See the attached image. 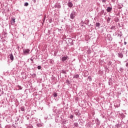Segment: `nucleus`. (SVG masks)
I'll return each instance as SVG.
<instances>
[{"label": "nucleus", "mask_w": 128, "mask_h": 128, "mask_svg": "<svg viewBox=\"0 0 128 128\" xmlns=\"http://www.w3.org/2000/svg\"><path fill=\"white\" fill-rule=\"evenodd\" d=\"M76 16H78V14L76 13V12L73 11L70 14V18H71V20H74V18Z\"/></svg>", "instance_id": "nucleus-1"}, {"label": "nucleus", "mask_w": 128, "mask_h": 128, "mask_svg": "<svg viewBox=\"0 0 128 128\" xmlns=\"http://www.w3.org/2000/svg\"><path fill=\"white\" fill-rule=\"evenodd\" d=\"M30 49H24L23 50V53L26 56L30 54Z\"/></svg>", "instance_id": "nucleus-2"}, {"label": "nucleus", "mask_w": 128, "mask_h": 128, "mask_svg": "<svg viewBox=\"0 0 128 128\" xmlns=\"http://www.w3.org/2000/svg\"><path fill=\"white\" fill-rule=\"evenodd\" d=\"M68 40L69 46H74V41L72 40V39L68 38Z\"/></svg>", "instance_id": "nucleus-3"}, {"label": "nucleus", "mask_w": 128, "mask_h": 128, "mask_svg": "<svg viewBox=\"0 0 128 128\" xmlns=\"http://www.w3.org/2000/svg\"><path fill=\"white\" fill-rule=\"evenodd\" d=\"M68 56H64L62 58L61 60L63 62H66V60H68Z\"/></svg>", "instance_id": "nucleus-4"}, {"label": "nucleus", "mask_w": 128, "mask_h": 128, "mask_svg": "<svg viewBox=\"0 0 128 128\" xmlns=\"http://www.w3.org/2000/svg\"><path fill=\"white\" fill-rule=\"evenodd\" d=\"M75 114L76 116H80V110H78L76 109L75 110Z\"/></svg>", "instance_id": "nucleus-5"}, {"label": "nucleus", "mask_w": 128, "mask_h": 128, "mask_svg": "<svg viewBox=\"0 0 128 128\" xmlns=\"http://www.w3.org/2000/svg\"><path fill=\"white\" fill-rule=\"evenodd\" d=\"M107 39L108 40H110V41L112 40V36L110 35V34H108Z\"/></svg>", "instance_id": "nucleus-6"}, {"label": "nucleus", "mask_w": 128, "mask_h": 128, "mask_svg": "<svg viewBox=\"0 0 128 128\" xmlns=\"http://www.w3.org/2000/svg\"><path fill=\"white\" fill-rule=\"evenodd\" d=\"M9 58L12 62V60H14V55L12 54H10L9 55Z\"/></svg>", "instance_id": "nucleus-7"}, {"label": "nucleus", "mask_w": 128, "mask_h": 128, "mask_svg": "<svg viewBox=\"0 0 128 128\" xmlns=\"http://www.w3.org/2000/svg\"><path fill=\"white\" fill-rule=\"evenodd\" d=\"M112 10V7H108L106 8V10L108 12H110Z\"/></svg>", "instance_id": "nucleus-8"}, {"label": "nucleus", "mask_w": 128, "mask_h": 128, "mask_svg": "<svg viewBox=\"0 0 128 128\" xmlns=\"http://www.w3.org/2000/svg\"><path fill=\"white\" fill-rule=\"evenodd\" d=\"M68 4L69 8H72V6H74V4L72 2H68Z\"/></svg>", "instance_id": "nucleus-9"}, {"label": "nucleus", "mask_w": 128, "mask_h": 128, "mask_svg": "<svg viewBox=\"0 0 128 128\" xmlns=\"http://www.w3.org/2000/svg\"><path fill=\"white\" fill-rule=\"evenodd\" d=\"M118 58H124V54L122 53H118Z\"/></svg>", "instance_id": "nucleus-10"}, {"label": "nucleus", "mask_w": 128, "mask_h": 128, "mask_svg": "<svg viewBox=\"0 0 128 128\" xmlns=\"http://www.w3.org/2000/svg\"><path fill=\"white\" fill-rule=\"evenodd\" d=\"M60 74H66V71L64 70H60Z\"/></svg>", "instance_id": "nucleus-11"}, {"label": "nucleus", "mask_w": 128, "mask_h": 128, "mask_svg": "<svg viewBox=\"0 0 128 128\" xmlns=\"http://www.w3.org/2000/svg\"><path fill=\"white\" fill-rule=\"evenodd\" d=\"M60 4H56L54 5V8H60Z\"/></svg>", "instance_id": "nucleus-12"}, {"label": "nucleus", "mask_w": 128, "mask_h": 128, "mask_svg": "<svg viewBox=\"0 0 128 128\" xmlns=\"http://www.w3.org/2000/svg\"><path fill=\"white\" fill-rule=\"evenodd\" d=\"M80 78V75L78 74L76 75H74V78Z\"/></svg>", "instance_id": "nucleus-13"}, {"label": "nucleus", "mask_w": 128, "mask_h": 128, "mask_svg": "<svg viewBox=\"0 0 128 128\" xmlns=\"http://www.w3.org/2000/svg\"><path fill=\"white\" fill-rule=\"evenodd\" d=\"M108 84H109V86H112V79L109 80Z\"/></svg>", "instance_id": "nucleus-14"}, {"label": "nucleus", "mask_w": 128, "mask_h": 128, "mask_svg": "<svg viewBox=\"0 0 128 128\" xmlns=\"http://www.w3.org/2000/svg\"><path fill=\"white\" fill-rule=\"evenodd\" d=\"M32 77L33 78H36V74H32Z\"/></svg>", "instance_id": "nucleus-15"}, {"label": "nucleus", "mask_w": 128, "mask_h": 128, "mask_svg": "<svg viewBox=\"0 0 128 128\" xmlns=\"http://www.w3.org/2000/svg\"><path fill=\"white\" fill-rule=\"evenodd\" d=\"M16 88H18V90H22V86H19V85L16 86Z\"/></svg>", "instance_id": "nucleus-16"}, {"label": "nucleus", "mask_w": 128, "mask_h": 128, "mask_svg": "<svg viewBox=\"0 0 128 128\" xmlns=\"http://www.w3.org/2000/svg\"><path fill=\"white\" fill-rule=\"evenodd\" d=\"M53 96H54V98H56V96H58V93L54 92L53 94Z\"/></svg>", "instance_id": "nucleus-17"}, {"label": "nucleus", "mask_w": 128, "mask_h": 128, "mask_svg": "<svg viewBox=\"0 0 128 128\" xmlns=\"http://www.w3.org/2000/svg\"><path fill=\"white\" fill-rule=\"evenodd\" d=\"M96 26L97 27L100 26V22H96Z\"/></svg>", "instance_id": "nucleus-18"}, {"label": "nucleus", "mask_w": 128, "mask_h": 128, "mask_svg": "<svg viewBox=\"0 0 128 128\" xmlns=\"http://www.w3.org/2000/svg\"><path fill=\"white\" fill-rule=\"evenodd\" d=\"M49 62H50V64H53V62H54V60H50Z\"/></svg>", "instance_id": "nucleus-19"}, {"label": "nucleus", "mask_w": 128, "mask_h": 128, "mask_svg": "<svg viewBox=\"0 0 128 128\" xmlns=\"http://www.w3.org/2000/svg\"><path fill=\"white\" fill-rule=\"evenodd\" d=\"M4 94V91L2 90L0 88V96H2Z\"/></svg>", "instance_id": "nucleus-20"}, {"label": "nucleus", "mask_w": 128, "mask_h": 128, "mask_svg": "<svg viewBox=\"0 0 128 128\" xmlns=\"http://www.w3.org/2000/svg\"><path fill=\"white\" fill-rule=\"evenodd\" d=\"M74 126H76V128H78V124L77 122L74 123Z\"/></svg>", "instance_id": "nucleus-21"}, {"label": "nucleus", "mask_w": 128, "mask_h": 128, "mask_svg": "<svg viewBox=\"0 0 128 128\" xmlns=\"http://www.w3.org/2000/svg\"><path fill=\"white\" fill-rule=\"evenodd\" d=\"M20 110H22V112H24V106L21 107Z\"/></svg>", "instance_id": "nucleus-22"}, {"label": "nucleus", "mask_w": 128, "mask_h": 128, "mask_svg": "<svg viewBox=\"0 0 128 128\" xmlns=\"http://www.w3.org/2000/svg\"><path fill=\"white\" fill-rule=\"evenodd\" d=\"M10 128H16V126L14 125V124L10 125Z\"/></svg>", "instance_id": "nucleus-23"}, {"label": "nucleus", "mask_w": 128, "mask_h": 128, "mask_svg": "<svg viewBox=\"0 0 128 128\" xmlns=\"http://www.w3.org/2000/svg\"><path fill=\"white\" fill-rule=\"evenodd\" d=\"M87 52L88 54H92V50H90L88 49V50H87Z\"/></svg>", "instance_id": "nucleus-24"}, {"label": "nucleus", "mask_w": 128, "mask_h": 128, "mask_svg": "<svg viewBox=\"0 0 128 128\" xmlns=\"http://www.w3.org/2000/svg\"><path fill=\"white\" fill-rule=\"evenodd\" d=\"M70 118L71 120H72L74 118V115L72 114L70 115Z\"/></svg>", "instance_id": "nucleus-25"}, {"label": "nucleus", "mask_w": 128, "mask_h": 128, "mask_svg": "<svg viewBox=\"0 0 128 128\" xmlns=\"http://www.w3.org/2000/svg\"><path fill=\"white\" fill-rule=\"evenodd\" d=\"M12 24H14V22H16V19L15 18H12Z\"/></svg>", "instance_id": "nucleus-26"}, {"label": "nucleus", "mask_w": 128, "mask_h": 128, "mask_svg": "<svg viewBox=\"0 0 128 128\" xmlns=\"http://www.w3.org/2000/svg\"><path fill=\"white\" fill-rule=\"evenodd\" d=\"M24 6H28V3L25 2Z\"/></svg>", "instance_id": "nucleus-27"}, {"label": "nucleus", "mask_w": 128, "mask_h": 128, "mask_svg": "<svg viewBox=\"0 0 128 128\" xmlns=\"http://www.w3.org/2000/svg\"><path fill=\"white\" fill-rule=\"evenodd\" d=\"M5 128H10V125H6Z\"/></svg>", "instance_id": "nucleus-28"}, {"label": "nucleus", "mask_w": 128, "mask_h": 128, "mask_svg": "<svg viewBox=\"0 0 128 128\" xmlns=\"http://www.w3.org/2000/svg\"><path fill=\"white\" fill-rule=\"evenodd\" d=\"M37 68L38 70H40V68H42V66H38Z\"/></svg>", "instance_id": "nucleus-29"}, {"label": "nucleus", "mask_w": 128, "mask_h": 128, "mask_svg": "<svg viewBox=\"0 0 128 128\" xmlns=\"http://www.w3.org/2000/svg\"><path fill=\"white\" fill-rule=\"evenodd\" d=\"M3 35L4 36H8V34L6 33V32H4L3 34Z\"/></svg>", "instance_id": "nucleus-30"}, {"label": "nucleus", "mask_w": 128, "mask_h": 128, "mask_svg": "<svg viewBox=\"0 0 128 128\" xmlns=\"http://www.w3.org/2000/svg\"><path fill=\"white\" fill-rule=\"evenodd\" d=\"M116 128H118V126H120V124H116L115 126Z\"/></svg>", "instance_id": "nucleus-31"}, {"label": "nucleus", "mask_w": 128, "mask_h": 128, "mask_svg": "<svg viewBox=\"0 0 128 128\" xmlns=\"http://www.w3.org/2000/svg\"><path fill=\"white\" fill-rule=\"evenodd\" d=\"M106 0H102V2L103 4H106Z\"/></svg>", "instance_id": "nucleus-32"}, {"label": "nucleus", "mask_w": 128, "mask_h": 128, "mask_svg": "<svg viewBox=\"0 0 128 128\" xmlns=\"http://www.w3.org/2000/svg\"><path fill=\"white\" fill-rule=\"evenodd\" d=\"M104 10H102L101 11V14H104Z\"/></svg>", "instance_id": "nucleus-33"}, {"label": "nucleus", "mask_w": 128, "mask_h": 128, "mask_svg": "<svg viewBox=\"0 0 128 128\" xmlns=\"http://www.w3.org/2000/svg\"><path fill=\"white\" fill-rule=\"evenodd\" d=\"M110 18L109 17V18H108L107 21L110 22Z\"/></svg>", "instance_id": "nucleus-34"}, {"label": "nucleus", "mask_w": 128, "mask_h": 128, "mask_svg": "<svg viewBox=\"0 0 128 128\" xmlns=\"http://www.w3.org/2000/svg\"><path fill=\"white\" fill-rule=\"evenodd\" d=\"M27 128H33L32 126H28Z\"/></svg>", "instance_id": "nucleus-35"}, {"label": "nucleus", "mask_w": 128, "mask_h": 128, "mask_svg": "<svg viewBox=\"0 0 128 128\" xmlns=\"http://www.w3.org/2000/svg\"><path fill=\"white\" fill-rule=\"evenodd\" d=\"M126 66L128 68V62L126 64Z\"/></svg>", "instance_id": "nucleus-36"}, {"label": "nucleus", "mask_w": 128, "mask_h": 128, "mask_svg": "<svg viewBox=\"0 0 128 128\" xmlns=\"http://www.w3.org/2000/svg\"><path fill=\"white\" fill-rule=\"evenodd\" d=\"M50 23L52 22V20H50Z\"/></svg>", "instance_id": "nucleus-37"}, {"label": "nucleus", "mask_w": 128, "mask_h": 128, "mask_svg": "<svg viewBox=\"0 0 128 128\" xmlns=\"http://www.w3.org/2000/svg\"><path fill=\"white\" fill-rule=\"evenodd\" d=\"M109 66H110V64H112V62H110L108 63Z\"/></svg>", "instance_id": "nucleus-38"}, {"label": "nucleus", "mask_w": 128, "mask_h": 128, "mask_svg": "<svg viewBox=\"0 0 128 128\" xmlns=\"http://www.w3.org/2000/svg\"><path fill=\"white\" fill-rule=\"evenodd\" d=\"M61 30H62V29H58V32H60Z\"/></svg>", "instance_id": "nucleus-39"}, {"label": "nucleus", "mask_w": 128, "mask_h": 128, "mask_svg": "<svg viewBox=\"0 0 128 128\" xmlns=\"http://www.w3.org/2000/svg\"><path fill=\"white\" fill-rule=\"evenodd\" d=\"M114 36H116V32H115L114 34Z\"/></svg>", "instance_id": "nucleus-40"}, {"label": "nucleus", "mask_w": 128, "mask_h": 128, "mask_svg": "<svg viewBox=\"0 0 128 128\" xmlns=\"http://www.w3.org/2000/svg\"><path fill=\"white\" fill-rule=\"evenodd\" d=\"M38 126H42V125L40 124H38Z\"/></svg>", "instance_id": "nucleus-41"}, {"label": "nucleus", "mask_w": 128, "mask_h": 128, "mask_svg": "<svg viewBox=\"0 0 128 128\" xmlns=\"http://www.w3.org/2000/svg\"><path fill=\"white\" fill-rule=\"evenodd\" d=\"M127 44V43H126V42H124V44Z\"/></svg>", "instance_id": "nucleus-42"}, {"label": "nucleus", "mask_w": 128, "mask_h": 128, "mask_svg": "<svg viewBox=\"0 0 128 128\" xmlns=\"http://www.w3.org/2000/svg\"><path fill=\"white\" fill-rule=\"evenodd\" d=\"M30 60H31L32 62H34V60L32 59V58L30 59Z\"/></svg>", "instance_id": "nucleus-43"}, {"label": "nucleus", "mask_w": 128, "mask_h": 128, "mask_svg": "<svg viewBox=\"0 0 128 128\" xmlns=\"http://www.w3.org/2000/svg\"><path fill=\"white\" fill-rule=\"evenodd\" d=\"M64 124H66V121H64Z\"/></svg>", "instance_id": "nucleus-44"}, {"label": "nucleus", "mask_w": 128, "mask_h": 128, "mask_svg": "<svg viewBox=\"0 0 128 128\" xmlns=\"http://www.w3.org/2000/svg\"><path fill=\"white\" fill-rule=\"evenodd\" d=\"M0 128H2V125H0Z\"/></svg>", "instance_id": "nucleus-45"}, {"label": "nucleus", "mask_w": 128, "mask_h": 128, "mask_svg": "<svg viewBox=\"0 0 128 128\" xmlns=\"http://www.w3.org/2000/svg\"><path fill=\"white\" fill-rule=\"evenodd\" d=\"M113 28L112 27H111V30H112Z\"/></svg>", "instance_id": "nucleus-46"}, {"label": "nucleus", "mask_w": 128, "mask_h": 128, "mask_svg": "<svg viewBox=\"0 0 128 128\" xmlns=\"http://www.w3.org/2000/svg\"><path fill=\"white\" fill-rule=\"evenodd\" d=\"M90 78V76H88V78Z\"/></svg>", "instance_id": "nucleus-47"}, {"label": "nucleus", "mask_w": 128, "mask_h": 128, "mask_svg": "<svg viewBox=\"0 0 128 128\" xmlns=\"http://www.w3.org/2000/svg\"><path fill=\"white\" fill-rule=\"evenodd\" d=\"M56 122H58V120H56Z\"/></svg>", "instance_id": "nucleus-48"}, {"label": "nucleus", "mask_w": 128, "mask_h": 128, "mask_svg": "<svg viewBox=\"0 0 128 128\" xmlns=\"http://www.w3.org/2000/svg\"><path fill=\"white\" fill-rule=\"evenodd\" d=\"M56 122H58V120H56Z\"/></svg>", "instance_id": "nucleus-49"}, {"label": "nucleus", "mask_w": 128, "mask_h": 128, "mask_svg": "<svg viewBox=\"0 0 128 128\" xmlns=\"http://www.w3.org/2000/svg\"><path fill=\"white\" fill-rule=\"evenodd\" d=\"M112 0V2H114V0Z\"/></svg>", "instance_id": "nucleus-50"}, {"label": "nucleus", "mask_w": 128, "mask_h": 128, "mask_svg": "<svg viewBox=\"0 0 128 128\" xmlns=\"http://www.w3.org/2000/svg\"><path fill=\"white\" fill-rule=\"evenodd\" d=\"M90 80H92V78H90Z\"/></svg>", "instance_id": "nucleus-51"}, {"label": "nucleus", "mask_w": 128, "mask_h": 128, "mask_svg": "<svg viewBox=\"0 0 128 128\" xmlns=\"http://www.w3.org/2000/svg\"><path fill=\"white\" fill-rule=\"evenodd\" d=\"M97 120H98V119H96Z\"/></svg>", "instance_id": "nucleus-52"}]
</instances>
